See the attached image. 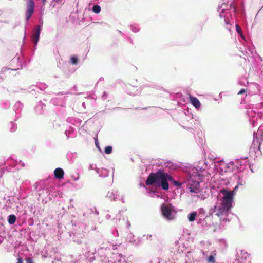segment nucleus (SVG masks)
I'll list each match as a JSON object with an SVG mask.
<instances>
[{"instance_id":"nucleus-19","label":"nucleus","mask_w":263,"mask_h":263,"mask_svg":"<svg viewBox=\"0 0 263 263\" xmlns=\"http://www.w3.org/2000/svg\"><path fill=\"white\" fill-rule=\"evenodd\" d=\"M26 263H34L32 258H27L26 259Z\"/></svg>"},{"instance_id":"nucleus-7","label":"nucleus","mask_w":263,"mask_h":263,"mask_svg":"<svg viewBox=\"0 0 263 263\" xmlns=\"http://www.w3.org/2000/svg\"><path fill=\"white\" fill-rule=\"evenodd\" d=\"M41 32V26L37 25L35 29V32L32 35V41L34 45H36L39 40Z\"/></svg>"},{"instance_id":"nucleus-21","label":"nucleus","mask_w":263,"mask_h":263,"mask_svg":"<svg viewBox=\"0 0 263 263\" xmlns=\"http://www.w3.org/2000/svg\"><path fill=\"white\" fill-rule=\"evenodd\" d=\"M16 263H23V259L21 257H18L17 258V261Z\"/></svg>"},{"instance_id":"nucleus-10","label":"nucleus","mask_w":263,"mask_h":263,"mask_svg":"<svg viewBox=\"0 0 263 263\" xmlns=\"http://www.w3.org/2000/svg\"><path fill=\"white\" fill-rule=\"evenodd\" d=\"M197 213L196 212H192L189 214L188 219L190 222H193L196 220Z\"/></svg>"},{"instance_id":"nucleus-18","label":"nucleus","mask_w":263,"mask_h":263,"mask_svg":"<svg viewBox=\"0 0 263 263\" xmlns=\"http://www.w3.org/2000/svg\"><path fill=\"white\" fill-rule=\"evenodd\" d=\"M236 30H237V32L239 34L241 33H242V30H241V29L240 27L238 25H236Z\"/></svg>"},{"instance_id":"nucleus-14","label":"nucleus","mask_w":263,"mask_h":263,"mask_svg":"<svg viewBox=\"0 0 263 263\" xmlns=\"http://www.w3.org/2000/svg\"><path fill=\"white\" fill-rule=\"evenodd\" d=\"M70 61L73 65H77L78 63V58L75 56L71 57L70 58Z\"/></svg>"},{"instance_id":"nucleus-11","label":"nucleus","mask_w":263,"mask_h":263,"mask_svg":"<svg viewBox=\"0 0 263 263\" xmlns=\"http://www.w3.org/2000/svg\"><path fill=\"white\" fill-rule=\"evenodd\" d=\"M16 217L14 215H10L8 217V221L9 224H13L16 221Z\"/></svg>"},{"instance_id":"nucleus-15","label":"nucleus","mask_w":263,"mask_h":263,"mask_svg":"<svg viewBox=\"0 0 263 263\" xmlns=\"http://www.w3.org/2000/svg\"><path fill=\"white\" fill-rule=\"evenodd\" d=\"M112 147L111 146H108L105 147L104 151L106 154H110L112 152Z\"/></svg>"},{"instance_id":"nucleus-5","label":"nucleus","mask_w":263,"mask_h":263,"mask_svg":"<svg viewBox=\"0 0 263 263\" xmlns=\"http://www.w3.org/2000/svg\"><path fill=\"white\" fill-rule=\"evenodd\" d=\"M34 3L33 0H27V10L26 14V20H28L34 12Z\"/></svg>"},{"instance_id":"nucleus-16","label":"nucleus","mask_w":263,"mask_h":263,"mask_svg":"<svg viewBox=\"0 0 263 263\" xmlns=\"http://www.w3.org/2000/svg\"><path fill=\"white\" fill-rule=\"evenodd\" d=\"M207 261L209 263H214L215 261V257L213 255H210L207 259Z\"/></svg>"},{"instance_id":"nucleus-8","label":"nucleus","mask_w":263,"mask_h":263,"mask_svg":"<svg viewBox=\"0 0 263 263\" xmlns=\"http://www.w3.org/2000/svg\"><path fill=\"white\" fill-rule=\"evenodd\" d=\"M189 101L196 108L198 109L200 108L201 104L197 98L190 95Z\"/></svg>"},{"instance_id":"nucleus-4","label":"nucleus","mask_w":263,"mask_h":263,"mask_svg":"<svg viewBox=\"0 0 263 263\" xmlns=\"http://www.w3.org/2000/svg\"><path fill=\"white\" fill-rule=\"evenodd\" d=\"M189 189L190 192L194 193H198L200 191L199 182L196 180H190Z\"/></svg>"},{"instance_id":"nucleus-12","label":"nucleus","mask_w":263,"mask_h":263,"mask_svg":"<svg viewBox=\"0 0 263 263\" xmlns=\"http://www.w3.org/2000/svg\"><path fill=\"white\" fill-rule=\"evenodd\" d=\"M92 10L95 13H99L101 11V7L98 5H94L92 7Z\"/></svg>"},{"instance_id":"nucleus-6","label":"nucleus","mask_w":263,"mask_h":263,"mask_svg":"<svg viewBox=\"0 0 263 263\" xmlns=\"http://www.w3.org/2000/svg\"><path fill=\"white\" fill-rule=\"evenodd\" d=\"M229 211L228 210L221 206H215L214 208V212H216V215L218 217H220L224 215H227Z\"/></svg>"},{"instance_id":"nucleus-17","label":"nucleus","mask_w":263,"mask_h":263,"mask_svg":"<svg viewBox=\"0 0 263 263\" xmlns=\"http://www.w3.org/2000/svg\"><path fill=\"white\" fill-rule=\"evenodd\" d=\"M171 181L172 182V183H173V184H174V185H176V186H179V187H180V186H181V183H179L178 181H175V180H174L173 179V180H172V181Z\"/></svg>"},{"instance_id":"nucleus-2","label":"nucleus","mask_w":263,"mask_h":263,"mask_svg":"<svg viewBox=\"0 0 263 263\" xmlns=\"http://www.w3.org/2000/svg\"><path fill=\"white\" fill-rule=\"evenodd\" d=\"M220 192L223 195L220 206L230 211L232 208L233 194L231 192H229L224 189L221 190Z\"/></svg>"},{"instance_id":"nucleus-22","label":"nucleus","mask_w":263,"mask_h":263,"mask_svg":"<svg viewBox=\"0 0 263 263\" xmlns=\"http://www.w3.org/2000/svg\"><path fill=\"white\" fill-rule=\"evenodd\" d=\"M46 0H43V3L44 4L46 2Z\"/></svg>"},{"instance_id":"nucleus-3","label":"nucleus","mask_w":263,"mask_h":263,"mask_svg":"<svg viewBox=\"0 0 263 263\" xmlns=\"http://www.w3.org/2000/svg\"><path fill=\"white\" fill-rule=\"evenodd\" d=\"M161 211L163 217L168 220L174 219L172 212L174 211L173 206L171 204H162L161 206Z\"/></svg>"},{"instance_id":"nucleus-20","label":"nucleus","mask_w":263,"mask_h":263,"mask_svg":"<svg viewBox=\"0 0 263 263\" xmlns=\"http://www.w3.org/2000/svg\"><path fill=\"white\" fill-rule=\"evenodd\" d=\"M246 89H242L241 90H240V91H239L238 93V95H241V94H243L244 93L246 92Z\"/></svg>"},{"instance_id":"nucleus-1","label":"nucleus","mask_w":263,"mask_h":263,"mask_svg":"<svg viewBox=\"0 0 263 263\" xmlns=\"http://www.w3.org/2000/svg\"><path fill=\"white\" fill-rule=\"evenodd\" d=\"M173 177L164 170L159 169L156 173H151L147 177L145 184L147 186L161 187L164 190L169 189L168 181H172Z\"/></svg>"},{"instance_id":"nucleus-9","label":"nucleus","mask_w":263,"mask_h":263,"mask_svg":"<svg viewBox=\"0 0 263 263\" xmlns=\"http://www.w3.org/2000/svg\"><path fill=\"white\" fill-rule=\"evenodd\" d=\"M54 176L58 179H61L63 178L64 172L61 168H57L54 171Z\"/></svg>"},{"instance_id":"nucleus-13","label":"nucleus","mask_w":263,"mask_h":263,"mask_svg":"<svg viewBox=\"0 0 263 263\" xmlns=\"http://www.w3.org/2000/svg\"><path fill=\"white\" fill-rule=\"evenodd\" d=\"M107 196L111 200H115L117 197L116 195L114 194L113 192H108Z\"/></svg>"}]
</instances>
